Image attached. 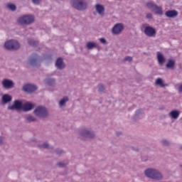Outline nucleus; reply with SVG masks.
<instances>
[{"instance_id":"obj_17","label":"nucleus","mask_w":182,"mask_h":182,"mask_svg":"<svg viewBox=\"0 0 182 182\" xmlns=\"http://www.w3.org/2000/svg\"><path fill=\"white\" fill-rule=\"evenodd\" d=\"M55 66L58 69H63L65 68V64L63 63V60L62 58H58L56 60Z\"/></svg>"},{"instance_id":"obj_26","label":"nucleus","mask_w":182,"mask_h":182,"mask_svg":"<svg viewBox=\"0 0 182 182\" xmlns=\"http://www.w3.org/2000/svg\"><path fill=\"white\" fill-rule=\"evenodd\" d=\"M166 68H168V69H171L174 68V60H169L168 61V63L166 64Z\"/></svg>"},{"instance_id":"obj_24","label":"nucleus","mask_w":182,"mask_h":182,"mask_svg":"<svg viewBox=\"0 0 182 182\" xmlns=\"http://www.w3.org/2000/svg\"><path fill=\"white\" fill-rule=\"evenodd\" d=\"M69 101V98H68V97H63L60 102H59V106L60 107H62L63 106H65V104L66 103V102Z\"/></svg>"},{"instance_id":"obj_14","label":"nucleus","mask_w":182,"mask_h":182,"mask_svg":"<svg viewBox=\"0 0 182 182\" xmlns=\"http://www.w3.org/2000/svg\"><path fill=\"white\" fill-rule=\"evenodd\" d=\"M165 15L167 18H176L178 15V13L176 10H169L165 13Z\"/></svg>"},{"instance_id":"obj_11","label":"nucleus","mask_w":182,"mask_h":182,"mask_svg":"<svg viewBox=\"0 0 182 182\" xmlns=\"http://www.w3.org/2000/svg\"><path fill=\"white\" fill-rule=\"evenodd\" d=\"M36 89H37L36 85H33L31 84H26L23 87V90L24 92H26L27 93H32L33 92H35Z\"/></svg>"},{"instance_id":"obj_35","label":"nucleus","mask_w":182,"mask_h":182,"mask_svg":"<svg viewBox=\"0 0 182 182\" xmlns=\"http://www.w3.org/2000/svg\"><path fill=\"white\" fill-rule=\"evenodd\" d=\"M152 17H153V15L151 14V13H148V14H146V18H147L148 19H151Z\"/></svg>"},{"instance_id":"obj_5","label":"nucleus","mask_w":182,"mask_h":182,"mask_svg":"<svg viewBox=\"0 0 182 182\" xmlns=\"http://www.w3.org/2000/svg\"><path fill=\"white\" fill-rule=\"evenodd\" d=\"M34 114H36L37 117H48V110L44 107L39 106L35 109Z\"/></svg>"},{"instance_id":"obj_23","label":"nucleus","mask_w":182,"mask_h":182,"mask_svg":"<svg viewBox=\"0 0 182 182\" xmlns=\"http://www.w3.org/2000/svg\"><path fill=\"white\" fill-rule=\"evenodd\" d=\"M96 46H97V44L94 42H88L87 43V48L89 50L95 49V48H96Z\"/></svg>"},{"instance_id":"obj_3","label":"nucleus","mask_w":182,"mask_h":182,"mask_svg":"<svg viewBox=\"0 0 182 182\" xmlns=\"http://www.w3.org/2000/svg\"><path fill=\"white\" fill-rule=\"evenodd\" d=\"M4 48L8 50H16L21 48V44L16 40H9L5 42Z\"/></svg>"},{"instance_id":"obj_4","label":"nucleus","mask_w":182,"mask_h":182,"mask_svg":"<svg viewBox=\"0 0 182 182\" xmlns=\"http://www.w3.org/2000/svg\"><path fill=\"white\" fill-rule=\"evenodd\" d=\"M35 21V18L32 15H24L19 17L17 20L20 25H29Z\"/></svg>"},{"instance_id":"obj_2","label":"nucleus","mask_w":182,"mask_h":182,"mask_svg":"<svg viewBox=\"0 0 182 182\" xmlns=\"http://www.w3.org/2000/svg\"><path fill=\"white\" fill-rule=\"evenodd\" d=\"M70 4L77 11H85L87 8V3L85 0H71Z\"/></svg>"},{"instance_id":"obj_41","label":"nucleus","mask_w":182,"mask_h":182,"mask_svg":"<svg viewBox=\"0 0 182 182\" xmlns=\"http://www.w3.org/2000/svg\"><path fill=\"white\" fill-rule=\"evenodd\" d=\"M181 150H182V146H181Z\"/></svg>"},{"instance_id":"obj_13","label":"nucleus","mask_w":182,"mask_h":182,"mask_svg":"<svg viewBox=\"0 0 182 182\" xmlns=\"http://www.w3.org/2000/svg\"><path fill=\"white\" fill-rule=\"evenodd\" d=\"M33 109V105L31 102H26L23 104L22 109L23 112H29Z\"/></svg>"},{"instance_id":"obj_37","label":"nucleus","mask_w":182,"mask_h":182,"mask_svg":"<svg viewBox=\"0 0 182 182\" xmlns=\"http://www.w3.org/2000/svg\"><path fill=\"white\" fill-rule=\"evenodd\" d=\"M33 2L36 4V5H38V4H40L41 0H33Z\"/></svg>"},{"instance_id":"obj_31","label":"nucleus","mask_w":182,"mask_h":182,"mask_svg":"<svg viewBox=\"0 0 182 182\" xmlns=\"http://www.w3.org/2000/svg\"><path fill=\"white\" fill-rule=\"evenodd\" d=\"M161 144H163V146H168L169 142H168V141H167L166 139H163L161 141Z\"/></svg>"},{"instance_id":"obj_39","label":"nucleus","mask_w":182,"mask_h":182,"mask_svg":"<svg viewBox=\"0 0 182 182\" xmlns=\"http://www.w3.org/2000/svg\"><path fill=\"white\" fill-rule=\"evenodd\" d=\"M178 92H182V85H179L178 87Z\"/></svg>"},{"instance_id":"obj_7","label":"nucleus","mask_w":182,"mask_h":182,"mask_svg":"<svg viewBox=\"0 0 182 182\" xmlns=\"http://www.w3.org/2000/svg\"><path fill=\"white\" fill-rule=\"evenodd\" d=\"M123 29H124V26L119 23L114 26L112 29V32L113 35H119V33H122V32L123 31Z\"/></svg>"},{"instance_id":"obj_38","label":"nucleus","mask_w":182,"mask_h":182,"mask_svg":"<svg viewBox=\"0 0 182 182\" xmlns=\"http://www.w3.org/2000/svg\"><path fill=\"white\" fill-rule=\"evenodd\" d=\"M58 166H60V167H65V164L63 162H60L58 163Z\"/></svg>"},{"instance_id":"obj_12","label":"nucleus","mask_w":182,"mask_h":182,"mask_svg":"<svg viewBox=\"0 0 182 182\" xmlns=\"http://www.w3.org/2000/svg\"><path fill=\"white\" fill-rule=\"evenodd\" d=\"M95 9L97 14L101 15V16H103V15H105V6L102 4H96Z\"/></svg>"},{"instance_id":"obj_6","label":"nucleus","mask_w":182,"mask_h":182,"mask_svg":"<svg viewBox=\"0 0 182 182\" xmlns=\"http://www.w3.org/2000/svg\"><path fill=\"white\" fill-rule=\"evenodd\" d=\"M80 136L83 139H93L95 137V132L91 129H85L81 131Z\"/></svg>"},{"instance_id":"obj_16","label":"nucleus","mask_w":182,"mask_h":182,"mask_svg":"<svg viewBox=\"0 0 182 182\" xmlns=\"http://www.w3.org/2000/svg\"><path fill=\"white\" fill-rule=\"evenodd\" d=\"M180 116V112L178 110H173L171 112H169V117L171 119H173L174 120H177Z\"/></svg>"},{"instance_id":"obj_32","label":"nucleus","mask_w":182,"mask_h":182,"mask_svg":"<svg viewBox=\"0 0 182 182\" xmlns=\"http://www.w3.org/2000/svg\"><path fill=\"white\" fill-rule=\"evenodd\" d=\"M140 114H143V109H138L136 112V116H139Z\"/></svg>"},{"instance_id":"obj_18","label":"nucleus","mask_w":182,"mask_h":182,"mask_svg":"<svg viewBox=\"0 0 182 182\" xmlns=\"http://www.w3.org/2000/svg\"><path fill=\"white\" fill-rule=\"evenodd\" d=\"M12 101V96L5 94L2 96V102L3 103H9V102Z\"/></svg>"},{"instance_id":"obj_25","label":"nucleus","mask_w":182,"mask_h":182,"mask_svg":"<svg viewBox=\"0 0 182 182\" xmlns=\"http://www.w3.org/2000/svg\"><path fill=\"white\" fill-rule=\"evenodd\" d=\"M46 83L48 86H52L53 85H55V80L53 78H48L46 80Z\"/></svg>"},{"instance_id":"obj_22","label":"nucleus","mask_w":182,"mask_h":182,"mask_svg":"<svg viewBox=\"0 0 182 182\" xmlns=\"http://www.w3.org/2000/svg\"><path fill=\"white\" fill-rule=\"evenodd\" d=\"M157 4H156L153 1H149L146 3V7L149 9H151V11H153L155 8H156V6Z\"/></svg>"},{"instance_id":"obj_9","label":"nucleus","mask_w":182,"mask_h":182,"mask_svg":"<svg viewBox=\"0 0 182 182\" xmlns=\"http://www.w3.org/2000/svg\"><path fill=\"white\" fill-rule=\"evenodd\" d=\"M23 103L20 100H16L13 105L9 106V110H22Z\"/></svg>"},{"instance_id":"obj_30","label":"nucleus","mask_w":182,"mask_h":182,"mask_svg":"<svg viewBox=\"0 0 182 182\" xmlns=\"http://www.w3.org/2000/svg\"><path fill=\"white\" fill-rule=\"evenodd\" d=\"M28 43H29V45H31V46H36V41H35L33 40H30V41H28Z\"/></svg>"},{"instance_id":"obj_1","label":"nucleus","mask_w":182,"mask_h":182,"mask_svg":"<svg viewBox=\"0 0 182 182\" xmlns=\"http://www.w3.org/2000/svg\"><path fill=\"white\" fill-rule=\"evenodd\" d=\"M144 173L145 176L149 178H152L153 180H161L163 178V176L159 171H157V169L148 168L144 171Z\"/></svg>"},{"instance_id":"obj_15","label":"nucleus","mask_w":182,"mask_h":182,"mask_svg":"<svg viewBox=\"0 0 182 182\" xmlns=\"http://www.w3.org/2000/svg\"><path fill=\"white\" fill-rule=\"evenodd\" d=\"M36 63H38V55H35L34 56L29 58L28 65H31V66H36Z\"/></svg>"},{"instance_id":"obj_8","label":"nucleus","mask_w":182,"mask_h":182,"mask_svg":"<svg viewBox=\"0 0 182 182\" xmlns=\"http://www.w3.org/2000/svg\"><path fill=\"white\" fill-rule=\"evenodd\" d=\"M144 33L146 36H149V38H153L156 36V29L151 26L145 27Z\"/></svg>"},{"instance_id":"obj_10","label":"nucleus","mask_w":182,"mask_h":182,"mask_svg":"<svg viewBox=\"0 0 182 182\" xmlns=\"http://www.w3.org/2000/svg\"><path fill=\"white\" fill-rule=\"evenodd\" d=\"M1 85H3L4 89H12L15 85V82H14L12 80L6 78L2 80Z\"/></svg>"},{"instance_id":"obj_33","label":"nucleus","mask_w":182,"mask_h":182,"mask_svg":"<svg viewBox=\"0 0 182 182\" xmlns=\"http://www.w3.org/2000/svg\"><path fill=\"white\" fill-rule=\"evenodd\" d=\"M40 147H43V149H49V144L46 142L42 146H40Z\"/></svg>"},{"instance_id":"obj_21","label":"nucleus","mask_w":182,"mask_h":182,"mask_svg":"<svg viewBox=\"0 0 182 182\" xmlns=\"http://www.w3.org/2000/svg\"><path fill=\"white\" fill-rule=\"evenodd\" d=\"M157 59L159 65H163L164 63V61L166 60V58H164V56L161 53H157Z\"/></svg>"},{"instance_id":"obj_19","label":"nucleus","mask_w":182,"mask_h":182,"mask_svg":"<svg viewBox=\"0 0 182 182\" xmlns=\"http://www.w3.org/2000/svg\"><path fill=\"white\" fill-rule=\"evenodd\" d=\"M152 12H154L156 15H163V8L156 5L154 10H152Z\"/></svg>"},{"instance_id":"obj_29","label":"nucleus","mask_w":182,"mask_h":182,"mask_svg":"<svg viewBox=\"0 0 182 182\" xmlns=\"http://www.w3.org/2000/svg\"><path fill=\"white\" fill-rule=\"evenodd\" d=\"M98 90H99V92H103V90H105V86L102 84L99 85Z\"/></svg>"},{"instance_id":"obj_34","label":"nucleus","mask_w":182,"mask_h":182,"mask_svg":"<svg viewBox=\"0 0 182 182\" xmlns=\"http://www.w3.org/2000/svg\"><path fill=\"white\" fill-rule=\"evenodd\" d=\"M100 42H101V43H103L104 45L106 44V39L102 38L99 39Z\"/></svg>"},{"instance_id":"obj_36","label":"nucleus","mask_w":182,"mask_h":182,"mask_svg":"<svg viewBox=\"0 0 182 182\" xmlns=\"http://www.w3.org/2000/svg\"><path fill=\"white\" fill-rule=\"evenodd\" d=\"M125 60H127L128 62H132V58L130 56H127V57L125 58Z\"/></svg>"},{"instance_id":"obj_27","label":"nucleus","mask_w":182,"mask_h":182,"mask_svg":"<svg viewBox=\"0 0 182 182\" xmlns=\"http://www.w3.org/2000/svg\"><path fill=\"white\" fill-rule=\"evenodd\" d=\"M26 119L27 122H36V117H35L31 114L27 115Z\"/></svg>"},{"instance_id":"obj_40","label":"nucleus","mask_w":182,"mask_h":182,"mask_svg":"<svg viewBox=\"0 0 182 182\" xmlns=\"http://www.w3.org/2000/svg\"><path fill=\"white\" fill-rule=\"evenodd\" d=\"M0 144H2V137L0 136Z\"/></svg>"},{"instance_id":"obj_28","label":"nucleus","mask_w":182,"mask_h":182,"mask_svg":"<svg viewBox=\"0 0 182 182\" xmlns=\"http://www.w3.org/2000/svg\"><path fill=\"white\" fill-rule=\"evenodd\" d=\"M7 8L11 11H15V9H16V6H15V4H8Z\"/></svg>"},{"instance_id":"obj_20","label":"nucleus","mask_w":182,"mask_h":182,"mask_svg":"<svg viewBox=\"0 0 182 182\" xmlns=\"http://www.w3.org/2000/svg\"><path fill=\"white\" fill-rule=\"evenodd\" d=\"M155 85L156 86H160V87H166V86H167V85L164 84V81L161 78L156 79Z\"/></svg>"}]
</instances>
